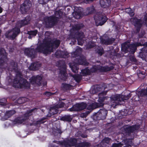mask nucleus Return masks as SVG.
I'll return each mask as SVG.
<instances>
[{"mask_svg":"<svg viewBox=\"0 0 147 147\" xmlns=\"http://www.w3.org/2000/svg\"><path fill=\"white\" fill-rule=\"evenodd\" d=\"M48 33L47 32L45 33V37L43 42L37 47L36 48L37 51L47 54L53 52V49L57 48L59 46L60 41L56 39L52 40L49 37H47V34Z\"/></svg>","mask_w":147,"mask_h":147,"instance_id":"nucleus-1","label":"nucleus"},{"mask_svg":"<svg viewBox=\"0 0 147 147\" xmlns=\"http://www.w3.org/2000/svg\"><path fill=\"white\" fill-rule=\"evenodd\" d=\"M82 52V49L78 47L76 51L71 54L72 57L74 62L73 63H69V65L72 71L75 73L78 72V70L79 69L78 64L88 65V64L85 57L81 55Z\"/></svg>","mask_w":147,"mask_h":147,"instance_id":"nucleus-2","label":"nucleus"},{"mask_svg":"<svg viewBox=\"0 0 147 147\" xmlns=\"http://www.w3.org/2000/svg\"><path fill=\"white\" fill-rule=\"evenodd\" d=\"M144 46L143 48L140 49V55H142V54L147 55V42H145L144 44L140 42H136L133 44H130L128 42H125L121 44L122 51L125 53L129 52L130 53H134L137 47Z\"/></svg>","mask_w":147,"mask_h":147,"instance_id":"nucleus-3","label":"nucleus"},{"mask_svg":"<svg viewBox=\"0 0 147 147\" xmlns=\"http://www.w3.org/2000/svg\"><path fill=\"white\" fill-rule=\"evenodd\" d=\"M30 20V16H28L24 19L18 21L16 24L15 28L8 31L5 33L6 38L9 39L13 40L19 34L20 28L25 25L28 24Z\"/></svg>","mask_w":147,"mask_h":147,"instance_id":"nucleus-4","label":"nucleus"},{"mask_svg":"<svg viewBox=\"0 0 147 147\" xmlns=\"http://www.w3.org/2000/svg\"><path fill=\"white\" fill-rule=\"evenodd\" d=\"M7 60V54L3 49H0V68L3 69L6 68L11 71H16L17 69V64L14 61H11L9 67H7V64L6 61Z\"/></svg>","mask_w":147,"mask_h":147,"instance_id":"nucleus-5","label":"nucleus"},{"mask_svg":"<svg viewBox=\"0 0 147 147\" xmlns=\"http://www.w3.org/2000/svg\"><path fill=\"white\" fill-rule=\"evenodd\" d=\"M94 86L95 87H97V89H95L97 92H102L99 93L98 94V102L92 103L89 105L87 107L88 110H92L98 107H102L104 105L103 102L107 99L106 97L103 96L105 94V92H103L105 89V88L101 85H97Z\"/></svg>","mask_w":147,"mask_h":147,"instance_id":"nucleus-6","label":"nucleus"},{"mask_svg":"<svg viewBox=\"0 0 147 147\" xmlns=\"http://www.w3.org/2000/svg\"><path fill=\"white\" fill-rule=\"evenodd\" d=\"M114 67L113 66L108 67L107 66H102L100 65L93 66L92 68L89 69L88 68H85L81 70V74L83 76L89 74L91 72H94L98 71L104 72L109 71L113 69Z\"/></svg>","mask_w":147,"mask_h":147,"instance_id":"nucleus-7","label":"nucleus"},{"mask_svg":"<svg viewBox=\"0 0 147 147\" xmlns=\"http://www.w3.org/2000/svg\"><path fill=\"white\" fill-rule=\"evenodd\" d=\"M84 25L82 24H76L73 27V30L74 31L73 33H71V34H73L75 32L74 36V40L76 41L77 38L78 45H82L83 43V40L82 39L84 37V33L82 32H79L78 30L83 27Z\"/></svg>","mask_w":147,"mask_h":147,"instance_id":"nucleus-8","label":"nucleus"},{"mask_svg":"<svg viewBox=\"0 0 147 147\" xmlns=\"http://www.w3.org/2000/svg\"><path fill=\"white\" fill-rule=\"evenodd\" d=\"M55 16H51L48 17L45 19L46 27L47 28H51L55 25L57 23L58 19L61 18L62 15L60 11L55 12Z\"/></svg>","mask_w":147,"mask_h":147,"instance_id":"nucleus-9","label":"nucleus"},{"mask_svg":"<svg viewBox=\"0 0 147 147\" xmlns=\"http://www.w3.org/2000/svg\"><path fill=\"white\" fill-rule=\"evenodd\" d=\"M13 85L14 87L17 88L29 86V84L26 80L22 78L20 73L16 74L13 81Z\"/></svg>","mask_w":147,"mask_h":147,"instance_id":"nucleus-10","label":"nucleus"},{"mask_svg":"<svg viewBox=\"0 0 147 147\" xmlns=\"http://www.w3.org/2000/svg\"><path fill=\"white\" fill-rule=\"evenodd\" d=\"M130 93H129L127 95H120L119 94H116L113 96L111 97V104L112 105H118L120 104V102L124 100H126L129 99L131 96Z\"/></svg>","mask_w":147,"mask_h":147,"instance_id":"nucleus-11","label":"nucleus"},{"mask_svg":"<svg viewBox=\"0 0 147 147\" xmlns=\"http://www.w3.org/2000/svg\"><path fill=\"white\" fill-rule=\"evenodd\" d=\"M140 128L138 125H134L130 126L126 125L121 128L123 134L126 136H131L133 135L134 133L137 131Z\"/></svg>","mask_w":147,"mask_h":147,"instance_id":"nucleus-12","label":"nucleus"},{"mask_svg":"<svg viewBox=\"0 0 147 147\" xmlns=\"http://www.w3.org/2000/svg\"><path fill=\"white\" fill-rule=\"evenodd\" d=\"M96 26H102L107 21V18L103 13L101 12H97L94 17Z\"/></svg>","mask_w":147,"mask_h":147,"instance_id":"nucleus-13","label":"nucleus"},{"mask_svg":"<svg viewBox=\"0 0 147 147\" xmlns=\"http://www.w3.org/2000/svg\"><path fill=\"white\" fill-rule=\"evenodd\" d=\"M32 5L31 1L29 0H25L20 6V11L22 14H26L30 10Z\"/></svg>","mask_w":147,"mask_h":147,"instance_id":"nucleus-14","label":"nucleus"},{"mask_svg":"<svg viewBox=\"0 0 147 147\" xmlns=\"http://www.w3.org/2000/svg\"><path fill=\"white\" fill-rule=\"evenodd\" d=\"M37 110L36 108L32 109L28 111L24 115V117L20 118H18L15 119V121L16 123H21L28 118L32 114V112H35Z\"/></svg>","mask_w":147,"mask_h":147,"instance_id":"nucleus-15","label":"nucleus"},{"mask_svg":"<svg viewBox=\"0 0 147 147\" xmlns=\"http://www.w3.org/2000/svg\"><path fill=\"white\" fill-rule=\"evenodd\" d=\"M107 114V111L105 109H100L96 113L94 116L97 120H104L105 119Z\"/></svg>","mask_w":147,"mask_h":147,"instance_id":"nucleus-16","label":"nucleus"},{"mask_svg":"<svg viewBox=\"0 0 147 147\" xmlns=\"http://www.w3.org/2000/svg\"><path fill=\"white\" fill-rule=\"evenodd\" d=\"M130 20L131 23L136 28L137 31L138 32L139 31L143 23L142 21L140 19H138L136 18H132Z\"/></svg>","mask_w":147,"mask_h":147,"instance_id":"nucleus-17","label":"nucleus"},{"mask_svg":"<svg viewBox=\"0 0 147 147\" xmlns=\"http://www.w3.org/2000/svg\"><path fill=\"white\" fill-rule=\"evenodd\" d=\"M86 107V104L84 102L80 104H77L69 109V110L71 111H79L85 109Z\"/></svg>","mask_w":147,"mask_h":147,"instance_id":"nucleus-18","label":"nucleus"},{"mask_svg":"<svg viewBox=\"0 0 147 147\" xmlns=\"http://www.w3.org/2000/svg\"><path fill=\"white\" fill-rule=\"evenodd\" d=\"M42 77L39 75L32 76L31 78V83L35 85L40 86L42 85Z\"/></svg>","mask_w":147,"mask_h":147,"instance_id":"nucleus-19","label":"nucleus"},{"mask_svg":"<svg viewBox=\"0 0 147 147\" xmlns=\"http://www.w3.org/2000/svg\"><path fill=\"white\" fill-rule=\"evenodd\" d=\"M115 38H110L109 36L105 35L101 38V42L105 45H109L112 44L115 40Z\"/></svg>","mask_w":147,"mask_h":147,"instance_id":"nucleus-20","label":"nucleus"},{"mask_svg":"<svg viewBox=\"0 0 147 147\" xmlns=\"http://www.w3.org/2000/svg\"><path fill=\"white\" fill-rule=\"evenodd\" d=\"M24 52L27 55L32 58H34L36 54V51L34 49L31 48L26 49Z\"/></svg>","mask_w":147,"mask_h":147,"instance_id":"nucleus-21","label":"nucleus"},{"mask_svg":"<svg viewBox=\"0 0 147 147\" xmlns=\"http://www.w3.org/2000/svg\"><path fill=\"white\" fill-rule=\"evenodd\" d=\"M62 69L63 70H60L59 76L61 79L65 80L67 78V74L66 73V67L64 64H63V69Z\"/></svg>","mask_w":147,"mask_h":147,"instance_id":"nucleus-22","label":"nucleus"},{"mask_svg":"<svg viewBox=\"0 0 147 147\" xmlns=\"http://www.w3.org/2000/svg\"><path fill=\"white\" fill-rule=\"evenodd\" d=\"M77 140L75 138H70L69 140L65 141L64 144L66 147L70 146L75 145Z\"/></svg>","mask_w":147,"mask_h":147,"instance_id":"nucleus-23","label":"nucleus"},{"mask_svg":"<svg viewBox=\"0 0 147 147\" xmlns=\"http://www.w3.org/2000/svg\"><path fill=\"white\" fill-rule=\"evenodd\" d=\"M58 112L59 110L57 107V106L55 105L53 106L50 107L49 114L47 115V116L48 117H50L52 115L57 113Z\"/></svg>","mask_w":147,"mask_h":147,"instance_id":"nucleus-24","label":"nucleus"},{"mask_svg":"<svg viewBox=\"0 0 147 147\" xmlns=\"http://www.w3.org/2000/svg\"><path fill=\"white\" fill-rule=\"evenodd\" d=\"M111 0H100V4L101 7L103 8L109 7L111 5Z\"/></svg>","mask_w":147,"mask_h":147,"instance_id":"nucleus-25","label":"nucleus"},{"mask_svg":"<svg viewBox=\"0 0 147 147\" xmlns=\"http://www.w3.org/2000/svg\"><path fill=\"white\" fill-rule=\"evenodd\" d=\"M40 66V64L38 62L32 63L29 67V69L32 70H37Z\"/></svg>","mask_w":147,"mask_h":147,"instance_id":"nucleus-26","label":"nucleus"},{"mask_svg":"<svg viewBox=\"0 0 147 147\" xmlns=\"http://www.w3.org/2000/svg\"><path fill=\"white\" fill-rule=\"evenodd\" d=\"M15 111H7L3 117L2 118V120L4 121L7 119L8 118L12 116L15 113Z\"/></svg>","mask_w":147,"mask_h":147,"instance_id":"nucleus-27","label":"nucleus"},{"mask_svg":"<svg viewBox=\"0 0 147 147\" xmlns=\"http://www.w3.org/2000/svg\"><path fill=\"white\" fill-rule=\"evenodd\" d=\"M110 139L108 138H105L100 143L98 144V146L100 147H104L106 146V145L109 144Z\"/></svg>","mask_w":147,"mask_h":147,"instance_id":"nucleus-28","label":"nucleus"},{"mask_svg":"<svg viewBox=\"0 0 147 147\" xmlns=\"http://www.w3.org/2000/svg\"><path fill=\"white\" fill-rule=\"evenodd\" d=\"M136 94L138 97L147 95V88L146 89H142L140 91L137 92Z\"/></svg>","mask_w":147,"mask_h":147,"instance_id":"nucleus-29","label":"nucleus"},{"mask_svg":"<svg viewBox=\"0 0 147 147\" xmlns=\"http://www.w3.org/2000/svg\"><path fill=\"white\" fill-rule=\"evenodd\" d=\"M72 87L71 85L66 83H62L61 86L62 89L64 91L69 90Z\"/></svg>","mask_w":147,"mask_h":147,"instance_id":"nucleus-30","label":"nucleus"},{"mask_svg":"<svg viewBox=\"0 0 147 147\" xmlns=\"http://www.w3.org/2000/svg\"><path fill=\"white\" fill-rule=\"evenodd\" d=\"M73 15L76 19H80L82 17V12L79 10L75 11L73 13Z\"/></svg>","mask_w":147,"mask_h":147,"instance_id":"nucleus-31","label":"nucleus"},{"mask_svg":"<svg viewBox=\"0 0 147 147\" xmlns=\"http://www.w3.org/2000/svg\"><path fill=\"white\" fill-rule=\"evenodd\" d=\"M72 119L71 116L70 115H65L61 118V120L68 122H70Z\"/></svg>","mask_w":147,"mask_h":147,"instance_id":"nucleus-32","label":"nucleus"},{"mask_svg":"<svg viewBox=\"0 0 147 147\" xmlns=\"http://www.w3.org/2000/svg\"><path fill=\"white\" fill-rule=\"evenodd\" d=\"M94 9L93 6L88 7L85 13L86 14L85 15H88L94 12Z\"/></svg>","mask_w":147,"mask_h":147,"instance_id":"nucleus-33","label":"nucleus"},{"mask_svg":"<svg viewBox=\"0 0 147 147\" xmlns=\"http://www.w3.org/2000/svg\"><path fill=\"white\" fill-rule=\"evenodd\" d=\"M72 76L74 78L76 81L78 82H79L82 78L81 76L78 74Z\"/></svg>","mask_w":147,"mask_h":147,"instance_id":"nucleus-34","label":"nucleus"},{"mask_svg":"<svg viewBox=\"0 0 147 147\" xmlns=\"http://www.w3.org/2000/svg\"><path fill=\"white\" fill-rule=\"evenodd\" d=\"M126 12L129 14L130 16H134V13L131 9L130 8H127L125 9Z\"/></svg>","mask_w":147,"mask_h":147,"instance_id":"nucleus-35","label":"nucleus"},{"mask_svg":"<svg viewBox=\"0 0 147 147\" xmlns=\"http://www.w3.org/2000/svg\"><path fill=\"white\" fill-rule=\"evenodd\" d=\"M26 99L25 97L20 98L16 100V102L18 104H21L24 102Z\"/></svg>","mask_w":147,"mask_h":147,"instance_id":"nucleus-36","label":"nucleus"},{"mask_svg":"<svg viewBox=\"0 0 147 147\" xmlns=\"http://www.w3.org/2000/svg\"><path fill=\"white\" fill-rule=\"evenodd\" d=\"M125 144H126V146L124 147H131L130 144H131V142L130 140L129 141L128 140L126 139L124 140Z\"/></svg>","mask_w":147,"mask_h":147,"instance_id":"nucleus-37","label":"nucleus"},{"mask_svg":"<svg viewBox=\"0 0 147 147\" xmlns=\"http://www.w3.org/2000/svg\"><path fill=\"white\" fill-rule=\"evenodd\" d=\"M97 87H95L94 86L92 87L90 90V92L91 94H94L97 93L96 90Z\"/></svg>","mask_w":147,"mask_h":147,"instance_id":"nucleus-38","label":"nucleus"},{"mask_svg":"<svg viewBox=\"0 0 147 147\" xmlns=\"http://www.w3.org/2000/svg\"><path fill=\"white\" fill-rule=\"evenodd\" d=\"M37 33V30L31 31L28 32V34L29 35H31L32 36H36Z\"/></svg>","mask_w":147,"mask_h":147,"instance_id":"nucleus-39","label":"nucleus"},{"mask_svg":"<svg viewBox=\"0 0 147 147\" xmlns=\"http://www.w3.org/2000/svg\"><path fill=\"white\" fill-rule=\"evenodd\" d=\"M65 104L62 102H59L58 104L55 105L58 109L59 108H61L64 107Z\"/></svg>","mask_w":147,"mask_h":147,"instance_id":"nucleus-40","label":"nucleus"},{"mask_svg":"<svg viewBox=\"0 0 147 147\" xmlns=\"http://www.w3.org/2000/svg\"><path fill=\"white\" fill-rule=\"evenodd\" d=\"M62 51H57L55 53V54L57 57H62Z\"/></svg>","mask_w":147,"mask_h":147,"instance_id":"nucleus-41","label":"nucleus"},{"mask_svg":"<svg viewBox=\"0 0 147 147\" xmlns=\"http://www.w3.org/2000/svg\"><path fill=\"white\" fill-rule=\"evenodd\" d=\"M96 51L97 53L100 56L104 53L103 50L101 48H99L97 49Z\"/></svg>","mask_w":147,"mask_h":147,"instance_id":"nucleus-42","label":"nucleus"},{"mask_svg":"<svg viewBox=\"0 0 147 147\" xmlns=\"http://www.w3.org/2000/svg\"><path fill=\"white\" fill-rule=\"evenodd\" d=\"M123 144L121 143H115L113 144L112 147H121Z\"/></svg>","mask_w":147,"mask_h":147,"instance_id":"nucleus-43","label":"nucleus"},{"mask_svg":"<svg viewBox=\"0 0 147 147\" xmlns=\"http://www.w3.org/2000/svg\"><path fill=\"white\" fill-rule=\"evenodd\" d=\"M69 54L67 52L62 51V57L66 58L68 57Z\"/></svg>","mask_w":147,"mask_h":147,"instance_id":"nucleus-44","label":"nucleus"},{"mask_svg":"<svg viewBox=\"0 0 147 147\" xmlns=\"http://www.w3.org/2000/svg\"><path fill=\"white\" fill-rule=\"evenodd\" d=\"M129 59L130 60L132 61L136 62L137 60L135 57L133 55L129 56Z\"/></svg>","mask_w":147,"mask_h":147,"instance_id":"nucleus-45","label":"nucleus"},{"mask_svg":"<svg viewBox=\"0 0 147 147\" xmlns=\"http://www.w3.org/2000/svg\"><path fill=\"white\" fill-rule=\"evenodd\" d=\"M83 147H87L90 145V144L88 142L82 143Z\"/></svg>","mask_w":147,"mask_h":147,"instance_id":"nucleus-46","label":"nucleus"},{"mask_svg":"<svg viewBox=\"0 0 147 147\" xmlns=\"http://www.w3.org/2000/svg\"><path fill=\"white\" fill-rule=\"evenodd\" d=\"M44 94L45 95H46L47 96H49L51 95H52L54 94V93H52L51 92H45Z\"/></svg>","mask_w":147,"mask_h":147,"instance_id":"nucleus-47","label":"nucleus"},{"mask_svg":"<svg viewBox=\"0 0 147 147\" xmlns=\"http://www.w3.org/2000/svg\"><path fill=\"white\" fill-rule=\"evenodd\" d=\"M82 143H80L76 144L75 145V147H83Z\"/></svg>","mask_w":147,"mask_h":147,"instance_id":"nucleus-48","label":"nucleus"},{"mask_svg":"<svg viewBox=\"0 0 147 147\" xmlns=\"http://www.w3.org/2000/svg\"><path fill=\"white\" fill-rule=\"evenodd\" d=\"M87 115V114L86 113H82L81 115L80 116L82 118L85 117H86Z\"/></svg>","mask_w":147,"mask_h":147,"instance_id":"nucleus-49","label":"nucleus"},{"mask_svg":"<svg viewBox=\"0 0 147 147\" xmlns=\"http://www.w3.org/2000/svg\"><path fill=\"white\" fill-rule=\"evenodd\" d=\"M6 100H5V102H0V106H5L6 105Z\"/></svg>","mask_w":147,"mask_h":147,"instance_id":"nucleus-50","label":"nucleus"},{"mask_svg":"<svg viewBox=\"0 0 147 147\" xmlns=\"http://www.w3.org/2000/svg\"><path fill=\"white\" fill-rule=\"evenodd\" d=\"M56 130L57 131V132L59 133L60 134H61L62 133L60 129L59 128H57V129H56Z\"/></svg>","mask_w":147,"mask_h":147,"instance_id":"nucleus-51","label":"nucleus"},{"mask_svg":"<svg viewBox=\"0 0 147 147\" xmlns=\"http://www.w3.org/2000/svg\"><path fill=\"white\" fill-rule=\"evenodd\" d=\"M81 136L83 138H86L87 137V136L86 135H85L84 134H82L81 135Z\"/></svg>","mask_w":147,"mask_h":147,"instance_id":"nucleus-52","label":"nucleus"},{"mask_svg":"<svg viewBox=\"0 0 147 147\" xmlns=\"http://www.w3.org/2000/svg\"><path fill=\"white\" fill-rule=\"evenodd\" d=\"M46 109V107H44L43 108H41L40 109L43 112H44V111H45V109Z\"/></svg>","mask_w":147,"mask_h":147,"instance_id":"nucleus-53","label":"nucleus"},{"mask_svg":"<svg viewBox=\"0 0 147 147\" xmlns=\"http://www.w3.org/2000/svg\"><path fill=\"white\" fill-rule=\"evenodd\" d=\"M43 120V119H41V120H39L38 121V122H40V123H44V122H42V121Z\"/></svg>","mask_w":147,"mask_h":147,"instance_id":"nucleus-54","label":"nucleus"},{"mask_svg":"<svg viewBox=\"0 0 147 147\" xmlns=\"http://www.w3.org/2000/svg\"><path fill=\"white\" fill-rule=\"evenodd\" d=\"M47 82L46 81H44L43 82V83L42 84H43L44 86H45L47 85Z\"/></svg>","mask_w":147,"mask_h":147,"instance_id":"nucleus-55","label":"nucleus"},{"mask_svg":"<svg viewBox=\"0 0 147 147\" xmlns=\"http://www.w3.org/2000/svg\"><path fill=\"white\" fill-rule=\"evenodd\" d=\"M32 36L31 35H29V36L28 37L29 39H31Z\"/></svg>","mask_w":147,"mask_h":147,"instance_id":"nucleus-56","label":"nucleus"},{"mask_svg":"<svg viewBox=\"0 0 147 147\" xmlns=\"http://www.w3.org/2000/svg\"><path fill=\"white\" fill-rule=\"evenodd\" d=\"M2 11V9L0 7V13H1Z\"/></svg>","mask_w":147,"mask_h":147,"instance_id":"nucleus-57","label":"nucleus"},{"mask_svg":"<svg viewBox=\"0 0 147 147\" xmlns=\"http://www.w3.org/2000/svg\"><path fill=\"white\" fill-rule=\"evenodd\" d=\"M144 75V74H141L140 73L139 74V76H140V75ZM144 76H144L142 77H143V78H144Z\"/></svg>","mask_w":147,"mask_h":147,"instance_id":"nucleus-58","label":"nucleus"},{"mask_svg":"<svg viewBox=\"0 0 147 147\" xmlns=\"http://www.w3.org/2000/svg\"><path fill=\"white\" fill-rule=\"evenodd\" d=\"M145 24L147 26V18L145 20Z\"/></svg>","mask_w":147,"mask_h":147,"instance_id":"nucleus-59","label":"nucleus"},{"mask_svg":"<svg viewBox=\"0 0 147 147\" xmlns=\"http://www.w3.org/2000/svg\"><path fill=\"white\" fill-rule=\"evenodd\" d=\"M53 142H54V143H56V142L57 143V141H55H55H53Z\"/></svg>","mask_w":147,"mask_h":147,"instance_id":"nucleus-60","label":"nucleus"},{"mask_svg":"<svg viewBox=\"0 0 147 147\" xmlns=\"http://www.w3.org/2000/svg\"><path fill=\"white\" fill-rule=\"evenodd\" d=\"M1 113H0V116H1Z\"/></svg>","mask_w":147,"mask_h":147,"instance_id":"nucleus-61","label":"nucleus"}]
</instances>
